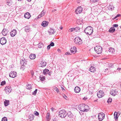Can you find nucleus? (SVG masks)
<instances>
[{"label": "nucleus", "instance_id": "nucleus-30", "mask_svg": "<svg viewBox=\"0 0 121 121\" xmlns=\"http://www.w3.org/2000/svg\"><path fill=\"white\" fill-rule=\"evenodd\" d=\"M49 72V70L47 69H46L43 70V73L44 74H48Z\"/></svg>", "mask_w": 121, "mask_h": 121}, {"label": "nucleus", "instance_id": "nucleus-41", "mask_svg": "<svg viewBox=\"0 0 121 121\" xmlns=\"http://www.w3.org/2000/svg\"><path fill=\"white\" fill-rule=\"evenodd\" d=\"M6 82L5 81H4L2 82L1 83L0 85L3 86L5 84Z\"/></svg>", "mask_w": 121, "mask_h": 121}, {"label": "nucleus", "instance_id": "nucleus-50", "mask_svg": "<svg viewBox=\"0 0 121 121\" xmlns=\"http://www.w3.org/2000/svg\"><path fill=\"white\" fill-rule=\"evenodd\" d=\"M118 25L117 24H114L113 25V26L114 27H118Z\"/></svg>", "mask_w": 121, "mask_h": 121}, {"label": "nucleus", "instance_id": "nucleus-40", "mask_svg": "<svg viewBox=\"0 0 121 121\" xmlns=\"http://www.w3.org/2000/svg\"><path fill=\"white\" fill-rule=\"evenodd\" d=\"M7 119L5 117H3L2 119V121H7Z\"/></svg>", "mask_w": 121, "mask_h": 121}, {"label": "nucleus", "instance_id": "nucleus-6", "mask_svg": "<svg viewBox=\"0 0 121 121\" xmlns=\"http://www.w3.org/2000/svg\"><path fill=\"white\" fill-rule=\"evenodd\" d=\"M104 114L103 113H99L98 116V118L99 121H101L104 118Z\"/></svg>", "mask_w": 121, "mask_h": 121}, {"label": "nucleus", "instance_id": "nucleus-42", "mask_svg": "<svg viewBox=\"0 0 121 121\" xmlns=\"http://www.w3.org/2000/svg\"><path fill=\"white\" fill-rule=\"evenodd\" d=\"M37 89H36L35 91L33 92V94L34 95H35L37 93Z\"/></svg>", "mask_w": 121, "mask_h": 121}, {"label": "nucleus", "instance_id": "nucleus-19", "mask_svg": "<svg viewBox=\"0 0 121 121\" xmlns=\"http://www.w3.org/2000/svg\"><path fill=\"white\" fill-rule=\"evenodd\" d=\"M30 16V13L28 12H27L24 15V17L27 19H29Z\"/></svg>", "mask_w": 121, "mask_h": 121}, {"label": "nucleus", "instance_id": "nucleus-61", "mask_svg": "<svg viewBox=\"0 0 121 121\" xmlns=\"http://www.w3.org/2000/svg\"><path fill=\"white\" fill-rule=\"evenodd\" d=\"M48 73V75H50L51 74V72H49Z\"/></svg>", "mask_w": 121, "mask_h": 121}, {"label": "nucleus", "instance_id": "nucleus-36", "mask_svg": "<svg viewBox=\"0 0 121 121\" xmlns=\"http://www.w3.org/2000/svg\"><path fill=\"white\" fill-rule=\"evenodd\" d=\"M46 118L47 119L49 120L50 118V113L48 112L47 114Z\"/></svg>", "mask_w": 121, "mask_h": 121}, {"label": "nucleus", "instance_id": "nucleus-63", "mask_svg": "<svg viewBox=\"0 0 121 121\" xmlns=\"http://www.w3.org/2000/svg\"><path fill=\"white\" fill-rule=\"evenodd\" d=\"M62 29V27H61V28H60V29L61 30Z\"/></svg>", "mask_w": 121, "mask_h": 121}, {"label": "nucleus", "instance_id": "nucleus-21", "mask_svg": "<svg viewBox=\"0 0 121 121\" xmlns=\"http://www.w3.org/2000/svg\"><path fill=\"white\" fill-rule=\"evenodd\" d=\"M25 31L27 32L29 31L30 30V27L29 26H27L24 27Z\"/></svg>", "mask_w": 121, "mask_h": 121}, {"label": "nucleus", "instance_id": "nucleus-13", "mask_svg": "<svg viewBox=\"0 0 121 121\" xmlns=\"http://www.w3.org/2000/svg\"><path fill=\"white\" fill-rule=\"evenodd\" d=\"M11 36L13 37L17 34V31L15 29H13L10 33Z\"/></svg>", "mask_w": 121, "mask_h": 121}, {"label": "nucleus", "instance_id": "nucleus-18", "mask_svg": "<svg viewBox=\"0 0 121 121\" xmlns=\"http://www.w3.org/2000/svg\"><path fill=\"white\" fill-rule=\"evenodd\" d=\"M56 32V30H55L52 29H50L48 31V32L50 33L51 35L54 34Z\"/></svg>", "mask_w": 121, "mask_h": 121}, {"label": "nucleus", "instance_id": "nucleus-56", "mask_svg": "<svg viewBox=\"0 0 121 121\" xmlns=\"http://www.w3.org/2000/svg\"><path fill=\"white\" fill-rule=\"evenodd\" d=\"M51 110L53 112L54 110L55 109L54 108H51Z\"/></svg>", "mask_w": 121, "mask_h": 121}, {"label": "nucleus", "instance_id": "nucleus-48", "mask_svg": "<svg viewBox=\"0 0 121 121\" xmlns=\"http://www.w3.org/2000/svg\"><path fill=\"white\" fill-rule=\"evenodd\" d=\"M63 96L64 98L65 99H67V97L65 95H63Z\"/></svg>", "mask_w": 121, "mask_h": 121}, {"label": "nucleus", "instance_id": "nucleus-45", "mask_svg": "<svg viewBox=\"0 0 121 121\" xmlns=\"http://www.w3.org/2000/svg\"><path fill=\"white\" fill-rule=\"evenodd\" d=\"M112 101V99L110 98H109L108 101H107V102L108 103H109V102H111Z\"/></svg>", "mask_w": 121, "mask_h": 121}, {"label": "nucleus", "instance_id": "nucleus-29", "mask_svg": "<svg viewBox=\"0 0 121 121\" xmlns=\"http://www.w3.org/2000/svg\"><path fill=\"white\" fill-rule=\"evenodd\" d=\"M114 7L112 5H110L108 6V9L109 10H112L114 9Z\"/></svg>", "mask_w": 121, "mask_h": 121}, {"label": "nucleus", "instance_id": "nucleus-46", "mask_svg": "<svg viewBox=\"0 0 121 121\" xmlns=\"http://www.w3.org/2000/svg\"><path fill=\"white\" fill-rule=\"evenodd\" d=\"M121 15L120 14H117L114 18H113V19H116V18H117L118 17H119V16H120Z\"/></svg>", "mask_w": 121, "mask_h": 121}, {"label": "nucleus", "instance_id": "nucleus-57", "mask_svg": "<svg viewBox=\"0 0 121 121\" xmlns=\"http://www.w3.org/2000/svg\"><path fill=\"white\" fill-rule=\"evenodd\" d=\"M57 51L59 52H61V50L59 49H58Z\"/></svg>", "mask_w": 121, "mask_h": 121}, {"label": "nucleus", "instance_id": "nucleus-8", "mask_svg": "<svg viewBox=\"0 0 121 121\" xmlns=\"http://www.w3.org/2000/svg\"><path fill=\"white\" fill-rule=\"evenodd\" d=\"M118 91L115 89H112L110 91V94L113 96H115L117 94Z\"/></svg>", "mask_w": 121, "mask_h": 121}, {"label": "nucleus", "instance_id": "nucleus-15", "mask_svg": "<svg viewBox=\"0 0 121 121\" xmlns=\"http://www.w3.org/2000/svg\"><path fill=\"white\" fill-rule=\"evenodd\" d=\"M27 61L24 59H22L21 60L20 63L22 65L21 67L22 66H24L27 64Z\"/></svg>", "mask_w": 121, "mask_h": 121}, {"label": "nucleus", "instance_id": "nucleus-27", "mask_svg": "<svg viewBox=\"0 0 121 121\" xmlns=\"http://www.w3.org/2000/svg\"><path fill=\"white\" fill-rule=\"evenodd\" d=\"M45 77L43 76V75H41L39 76L40 80L42 81H43L45 79Z\"/></svg>", "mask_w": 121, "mask_h": 121}, {"label": "nucleus", "instance_id": "nucleus-24", "mask_svg": "<svg viewBox=\"0 0 121 121\" xmlns=\"http://www.w3.org/2000/svg\"><path fill=\"white\" fill-rule=\"evenodd\" d=\"M95 68L93 66L91 67L89 69V70L91 72H94L95 71Z\"/></svg>", "mask_w": 121, "mask_h": 121}, {"label": "nucleus", "instance_id": "nucleus-31", "mask_svg": "<svg viewBox=\"0 0 121 121\" xmlns=\"http://www.w3.org/2000/svg\"><path fill=\"white\" fill-rule=\"evenodd\" d=\"M114 118H115L116 120L117 119L118 117L117 113L116 112H115L114 114Z\"/></svg>", "mask_w": 121, "mask_h": 121}, {"label": "nucleus", "instance_id": "nucleus-9", "mask_svg": "<svg viewBox=\"0 0 121 121\" xmlns=\"http://www.w3.org/2000/svg\"><path fill=\"white\" fill-rule=\"evenodd\" d=\"M82 10V8L81 7H79L76 9L75 12L77 14H79L81 12Z\"/></svg>", "mask_w": 121, "mask_h": 121}, {"label": "nucleus", "instance_id": "nucleus-3", "mask_svg": "<svg viewBox=\"0 0 121 121\" xmlns=\"http://www.w3.org/2000/svg\"><path fill=\"white\" fill-rule=\"evenodd\" d=\"M59 116L62 118H63L67 115L66 111L64 109L60 110L59 112Z\"/></svg>", "mask_w": 121, "mask_h": 121}, {"label": "nucleus", "instance_id": "nucleus-35", "mask_svg": "<svg viewBox=\"0 0 121 121\" xmlns=\"http://www.w3.org/2000/svg\"><path fill=\"white\" fill-rule=\"evenodd\" d=\"M31 85L28 84V85H27L26 87L27 89L30 90L31 89Z\"/></svg>", "mask_w": 121, "mask_h": 121}, {"label": "nucleus", "instance_id": "nucleus-62", "mask_svg": "<svg viewBox=\"0 0 121 121\" xmlns=\"http://www.w3.org/2000/svg\"><path fill=\"white\" fill-rule=\"evenodd\" d=\"M108 68H107L106 69H105V71H106V70H108Z\"/></svg>", "mask_w": 121, "mask_h": 121}, {"label": "nucleus", "instance_id": "nucleus-33", "mask_svg": "<svg viewBox=\"0 0 121 121\" xmlns=\"http://www.w3.org/2000/svg\"><path fill=\"white\" fill-rule=\"evenodd\" d=\"M11 1L10 0H7L6 3L7 5L9 6H10L11 5Z\"/></svg>", "mask_w": 121, "mask_h": 121}, {"label": "nucleus", "instance_id": "nucleus-23", "mask_svg": "<svg viewBox=\"0 0 121 121\" xmlns=\"http://www.w3.org/2000/svg\"><path fill=\"white\" fill-rule=\"evenodd\" d=\"M35 57V55L34 54H30V58L31 59H34Z\"/></svg>", "mask_w": 121, "mask_h": 121}, {"label": "nucleus", "instance_id": "nucleus-26", "mask_svg": "<svg viewBox=\"0 0 121 121\" xmlns=\"http://www.w3.org/2000/svg\"><path fill=\"white\" fill-rule=\"evenodd\" d=\"M108 51L109 52L111 53H113L114 52H115V50L113 48H110L109 49Z\"/></svg>", "mask_w": 121, "mask_h": 121}, {"label": "nucleus", "instance_id": "nucleus-32", "mask_svg": "<svg viewBox=\"0 0 121 121\" xmlns=\"http://www.w3.org/2000/svg\"><path fill=\"white\" fill-rule=\"evenodd\" d=\"M67 115L69 118H71L73 116V114L70 112L67 114Z\"/></svg>", "mask_w": 121, "mask_h": 121}, {"label": "nucleus", "instance_id": "nucleus-39", "mask_svg": "<svg viewBox=\"0 0 121 121\" xmlns=\"http://www.w3.org/2000/svg\"><path fill=\"white\" fill-rule=\"evenodd\" d=\"M45 13V11L44 10H43L41 13L40 14L41 16H43L44 15V14Z\"/></svg>", "mask_w": 121, "mask_h": 121}, {"label": "nucleus", "instance_id": "nucleus-10", "mask_svg": "<svg viewBox=\"0 0 121 121\" xmlns=\"http://www.w3.org/2000/svg\"><path fill=\"white\" fill-rule=\"evenodd\" d=\"M12 88L10 86H6L4 90L6 93L8 94L11 92Z\"/></svg>", "mask_w": 121, "mask_h": 121}, {"label": "nucleus", "instance_id": "nucleus-43", "mask_svg": "<svg viewBox=\"0 0 121 121\" xmlns=\"http://www.w3.org/2000/svg\"><path fill=\"white\" fill-rule=\"evenodd\" d=\"M74 30V28H72L70 29L69 30V32H72Z\"/></svg>", "mask_w": 121, "mask_h": 121}, {"label": "nucleus", "instance_id": "nucleus-12", "mask_svg": "<svg viewBox=\"0 0 121 121\" xmlns=\"http://www.w3.org/2000/svg\"><path fill=\"white\" fill-rule=\"evenodd\" d=\"M6 43V39L4 37H2L0 39V43L2 45L5 44Z\"/></svg>", "mask_w": 121, "mask_h": 121}, {"label": "nucleus", "instance_id": "nucleus-60", "mask_svg": "<svg viewBox=\"0 0 121 121\" xmlns=\"http://www.w3.org/2000/svg\"><path fill=\"white\" fill-rule=\"evenodd\" d=\"M121 68H118L117 69V70L119 71L121 70Z\"/></svg>", "mask_w": 121, "mask_h": 121}, {"label": "nucleus", "instance_id": "nucleus-58", "mask_svg": "<svg viewBox=\"0 0 121 121\" xmlns=\"http://www.w3.org/2000/svg\"><path fill=\"white\" fill-rule=\"evenodd\" d=\"M56 9H54L53 10H52V12H54L56 11Z\"/></svg>", "mask_w": 121, "mask_h": 121}, {"label": "nucleus", "instance_id": "nucleus-22", "mask_svg": "<svg viewBox=\"0 0 121 121\" xmlns=\"http://www.w3.org/2000/svg\"><path fill=\"white\" fill-rule=\"evenodd\" d=\"M80 91V88L78 87H76L74 89V91L76 93L79 92Z\"/></svg>", "mask_w": 121, "mask_h": 121}, {"label": "nucleus", "instance_id": "nucleus-16", "mask_svg": "<svg viewBox=\"0 0 121 121\" xmlns=\"http://www.w3.org/2000/svg\"><path fill=\"white\" fill-rule=\"evenodd\" d=\"M48 22L46 21H43L41 24V25L43 27H45L48 26Z\"/></svg>", "mask_w": 121, "mask_h": 121}, {"label": "nucleus", "instance_id": "nucleus-38", "mask_svg": "<svg viewBox=\"0 0 121 121\" xmlns=\"http://www.w3.org/2000/svg\"><path fill=\"white\" fill-rule=\"evenodd\" d=\"M53 89L56 91L57 92H58L59 91V89L56 87H54L53 88Z\"/></svg>", "mask_w": 121, "mask_h": 121}, {"label": "nucleus", "instance_id": "nucleus-37", "mask_svg": "<svg viewBox=\"0 0 121 121\" xmlns=\"http://www.w3.org/2000/svg\"><path fill=\"white\" fill-rule=\"evenodd\" d=\"M80 30V28L79 27H77L76 28H74V30L75 31L77 32L78 31H79Z\"/></svg>", "mask_w": 121, "mask_h": 121}, {"label": "nucleus", "instance_id": "nucleus-54", "mask_svg": "<svg viewBox=\"0 0 121 121\" xmlns=\"http://www.w3.org/2000/svg\"><path fill=\"white\" fill-rule=\"evenodd\" d=\"M31 74L32 75V76H33L34 74V73L33 72V71H31Z\"/></svg>", "mask_w": 121, "mask_h": 121}, {"label": "nucleus", "instance_id": "nucleus-7", "mask_svg": "<svg viewBox=\"0 0 121 121\" xmlns=\"http://www.w3.org/2000/svg\"><path fill=\"white\" fill-rule=\"evenodd\" d=\"M104 95V93L103 91H100L97 93V96L99 98L102 97Z\"/></svg>", "mask_w": 121, "mask_h": 121}, {"label": "nucleus", "instance_id": "nucleus-25", "mask_svg": "<svg viewBox=\"0 0 121 121\" xmlns=\"http://www.w3.org/2000/svg\"><path fill=\"white\" fill-rule=\"evenodd\" d=\"M34 117V116L33 114L31 115L30 114L29 115L28 118L29 119H30V120H33Z\"/></svg>", "mask_w": 121, "mask_h": 121}, {"label": "nucleus", "instance_id": "nucleus-47", "mask_svg": "<svg viewBox=\"0 0 121 121\" xmlns=\"http://www.w3.org/2000/svg\"><path fill=\"white\" fill-rule=\"evenodd\" d=\"M49 45L50 46H53L54 45V44L52 42Z\"/></svg>", "mask_w": 121, "mask_h": 121}, {"label": "nucleus", "instance_id": "nucleus-64", "mask_svg": "<svg viewBox=\"0 0 121 121\" xmlns=\"http://www.w3.org/2000/svg\"><path fill=\"white\" fill-rule=\"evenodd\" d=\"M53 121H56V120L55 121V120H53Z\"/></svg>", "mask_w": 121, "mask_h": 121}, {"label": "nucleus", "instance_id": "nucleus-55", "mask_svg": "<svg viewBox=\"0 0 121 121\" xmlns=\"http://www.w3.org/2000/svg\"><path fill=\"white\" fill-rule=\"evenodd\" d=\"M43 17L42 16H41L40 14L39 15L38 17V18H40L41 17Z\"/></svg>", "mask_w": 121, "mask_h": 121}, {"label": "nucleus", "instance_id": "nucleus-20", "mask_svg": "<svg viewBox=\"0 0 121 121\" xmlns=\"http://www.w3.org/2000/svg\"><path fill=\"white\" fill-rule=\"evenodd\" d=\"M46 62L44 60H43L41 61L40 64L41 65V67H43L46 66Z\"/></svg>", "mask_w": 121, "mask_h": 121}, {"label": "nucleus", "instance_id": "nucleus-11", "mask_svg": "<svg viewBox=\"0 0 121 121\" xmlns=\"http://www.w3.org/2000/svg\"><path fill=\"white\" fill-rule=\"evenodd\" d=\"M10 77L13 78H14L17 76V73L15 71L11 72L9 74Z\"/></svg>", "mask_w": 121, "mask_h": 121}, {"label": "nucleus", "instance_id": "nucleus-17", "mask_svg": "<svg viewBox=\"0 0 121 121\" xmlns=\"http://www.w3.org/2000/svg\"><path fill=\"white\" fill-rule=\"evenodd\" d=\"M70 51L71 53L74 54L77 52L76 48L75 47H73L70 49Z\"/></svg>", "mask_w": 121, "mask_h": 121}, {"label": "nucleus", "instance_id": "nucleus-5", "mask_svg": "<svg viewBox=\"0 0 121 121\" xmlns=\"http://www.w3.org/2000/svg\"><path fill=\"white\" fill-rule=\"evenodd\" d=\"M75 43L77 45H79L82 43V40L78 37H76L74 39Z\"/></svg>", "mask_w": 121, "mask_h": 121}, {"label": "nucleus", "instance_id": "nucleus-53", "mask_svg": "<svg viewBox=\"0 0 121 121\" xmlns=\"http://www.w3.org/2000/svg\"><path fill=\"white\" fill-rule=\"evenodd\" d=\"M65 55H69L70 54L68 52H67L65 53Z\"/></svg>", "mask_w": 121, "mask_h": 121}, {"label": "nucleus", "instance_id": "nucleus-52", "mask_svg": "<svg viewBox=\"0 0 121 121\" xmlns=\"http://www.w3.org/2000/svg\"><path fill=\"white\" fill-rule=\"evenodd\" d=\"M51 46L50 45H48L47 46V48L48 50H49L50 49V48Z\"/></svg>", "mask_w": 121, "mask_h": 121}, {"label": "nucleus", "instance_id": "nucleus-44", "mask_svg": "<svg viewBox=\"0 0 121 121\" xmlns=\"http://www.w3.org/2000/svg\"><path fill=\"white\" fill-rule=\"evenodd\" d=\"M34 113L35 115L37 116L39 115V113L36 111H35L34 112Z\"/></svg>", "mask_w": 121, "mask_h": 121}, {"label": "nucleus", "instance_id": "nucleus-59", "mask_svg": "<svg viewBox=\"0 0 121 121\" xmlns=\"http://www.w3.org/2000/svg\"><path fill=\"white\" fill-rule=\"evenodd\" d=\"M61 88H62V90L63 91H65V90L64 89V88H63L62 87H61Z\"/></svg>", "mask_w": 121, "mask_h": 121}, {"label": "nucleus", "instance_id": "nucleus-1", "mask_svg": "<svg viewBox=\"0 0 121 121\" xmlns=\"http://www.w3.org/2000/svg\"><path fill=\"white\" fill-rule=\"evenodd\" d=\"M79 109L81 111L87 112L89 110V107L84 104H80L78 107Z\"/></svg>", "mask_w": 121, "mask_h": 121}, {"label": "nucleus", "instance_id": "nucleus-4", "mask_svg": "<svg viewBox=\"0 0 121 121\" xmlns=\"http://www.w3.org/2000/svg\"><path fill=\"white\" fill-rule=\"evenodd\" d=\"M94 50L96 53L98 54H100L102 51V48L99 46H96L94 48Z\"/></svg>", "mask_w": 121, "mask_h": 121}, {"label": "nucleus", "instance_id": "nucleus-2", "mask_svg": "<svg viewBox=\"0 0 121 121\" xmlns=\"http://www.w3.org/2000/svg\"><path fill=\"white\" fill-rule=\"evenodd\" d=\"M85 32L87 35H90L93 32V28L91 26L86 27L84 30Z\"/></svg>", "mask_w": 121, "mask_h": 121}, {"label": "nucleus", "instance_id": "nucleus-34", "mask_svg": "<svg viewBox=\"0 0 121 121\" xmlns=\"http://www.w3.org/2000/svg\"><path fill=\"white\" fill-rule=\"evenodd\" d=\"M9 101L8 100H5L4 102V105L6 106L9 104Z\"/></svg>", "mask_w": 121, "mask_h": 121}, {"label": "nucleus", "instance_id": "nucleus-14", "mask_svg": "<svg viewBox=\"0 0 121 121\" xmlns=\"http://www.w3.org/2000/svg\"><path fill=\"white\" fill-rule=\"evenodd\" d=\"M9 30L6 29H4L2 31L1 33L2 35L4 36H5L7 34Z\"/></svg>", "mask_w": 121, "mask_h": 121}, {"label": "nucleus", "instance_id": "nucleus-49", "mask_svg": "<svg viewBox=\"0 0 121 121\" xmlns=\"http://www.w3.org/2000/svg\"><path fill=\"white\" fill-rule=\"evenodd\" d=\"M113 66V65H112L111 64H110L108 65V67H112Z\"/></svg>", "mask_w": 121, "mask_h": 121}, {"label": "nucleus", "instance_id": "nucleus-51", "mask_svg": "<svg viewBox=\"0 0 121 121\" xmlns=\"http://www.w3.org/2000/svg\"><path fill=\"white\" fill-rule=\"evenodd\" d=\"M98 0H91V1L92 2H96Z\"/></svg>", "mask_w": 121, "mask_h": 121}, {"label": "nucleus", "instance_id": "nucleus-28", "mask_svg": "<svg viewBox=\"0 0 121 121\" xmlns=\"http://www.w3.org/2000/svg\"><path fill=\"white\" fill-rule=\"evenodd\" d=\"M115 31V29L113 27L110 28L109 30V31L111 33H113Z\"/></svg>", "mask_w": 121, "mask_h": 121}]
</instances>
